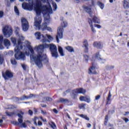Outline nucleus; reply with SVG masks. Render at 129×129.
<instances>
[{
  "mask_svg": "<svg viewBox=\"0 0 129 129\" xmlns=\"http://www.w3.org/2000/svg\"><path fill=\"white\" fill-rule=\"evenodd\" d=\"M24 1H28L29 3H23V9L30 11L34 10L38 16H40L41 13H42L45 17H49L53 14V10L54 11H57V7L56 3L52 2V4H50V2H52V0H19V2H24ZM15 1L16 0H10L11 3ZM41 1L42 3H47V6L42 7ZM52 6L53 9H52Z\"/></svg>",
  "mask_w": 129,
  "mask_h": 129,
  "instance_id": "f257e3e1",
  "label": "nucleus"
},
{
  "mask_svg": "<svg viewBox=\"0 0 129 129\" xmlns=\"http://www.w3.org/2000/svg\"><path fill=\"white\" fill-rule=\"evenodd\" d=\"M46 48H50V44H48L44 43L40 44L37 46H35L34 49L36 50L37 54L35 55H30V60L34 61L36 66L38 68H42L43 67V61H45V63H48V59L46 55L44 54V49Z\"/></svg>",
  "mask_w": 129,
  "mask_h": 129,
  "instance_id": "f03ea898",
  "label": "nucleus"
},
{
  "mask_svg": "<svg viewBox=\"0 0 129 129\" xmlns=\"http://www.w3.org/2000/svg\"><path fill=\"white\" fill-rule=\"evenodd\" d=\"M21 49H23V45H22V43L19 41L18 46H16L14 49L15 52V57L16 60H25L26 59L25 54L20 51Z\"/></svg>",
  "mask_w": 129,
  "mask_h": 129,
  "instance_id": "7ed1b4c3",
  "label": "nucleus"
},
{
  "mask_svg": "<svg viewBox=\"0 0 129 129\" xmlns=\"http://www.w3.org/2000/svg\"><path fill=\"white\" fill-rule=\"evenodd\" d=\"M44 20L45 23H43L41 25L40 24V25L37 27V28L35 29V30H38V31H40V30H42V32H44V31L47 30L49 32H52V28L51 27H49L47 26V23H50V21H51V18H50V17H44Z\"/></svg>",
  "mask_w": 129,
  "mask_h": 129,
  "instance_id": "20e7f679",
  "label": "nucleus"
},
{
  "mask_svg": "<svg viewBox=\"0 0 129 129\" xmlns=\"http://www.w3.org/2000/svg\"><path fill=\"white\" fill-rule=\"evenodd\" d=\"M23 114H24V112L22 111H21L20 113H18V116L19 117V118H18V122L12 121L11 123H12V124H14V125H18L20 127H27L26 123H23Z\"/></svg>",
  "mask_w": 129,
  "mask_h": 129,
  "instance_id": "39448f33",
  "label": "nucleus"
},
{
  "mask_svg": "<svg viewBox=\"0 0 129 129\" xmlns=\"http://www.w3.org/2000/svg\"><path fill=\"white\" fill-rule=\"evenodd\" d=\"M2 31L5 37L6 38L11 37L13 34V30H12V28L9 27L8 25H6L3 28Z\"/></svg>",
  "mask_w": 129,
  "mask_h": 129,
  "instance_id": "423d86ee",
  "label": "nucleus"
},
{
  "mask_svg": "<svg viewBox=\"0 0 129 129\" xmlns=\"http://www.w3.org/2000/svg\"><path fill=\"white\" fill-rule=\"evenodd\" d=\"M93 22H94L95 24H100V21H99V19H98L97 17H94L92 19H88V23L91 28L92 32H93V33H95L96 31H95V29H94V27H93V24H92Z\"/></svg>",
  "mask_w": 129,
  "mask_h": 129,
  "instance_id": "0eeeda50",
  "label": "nucleus"
},
{
  "mask_svg": "<svg viewBox=\"0 0 129 129\" xmlns=\"http://www.w3.org/2000/svg\"><path fill=\"white\" fill-rule=\"evenodd\" d=\"M85 92H86V90L83 88H78L73 91L72 96L73 98H76L78 93H80V94H85Z\"/></svg>",
  "mask_w": 129,
  "mask_h": 129,
  "instance_id": "6e6552de",
  "label": "nucleus"
},
{
  "mask_svg": "<svg viewBox=\"0 0 129 129\" xmlns=\"http://www.w3.org/2000/svg\"><path fill=\"white\" fill-rule=\"evenodd\" d=\"M49 49L51 52L52 57H55V58L58 57V52H57V46L55 44L52 43L50 44Z\"/></svg>",
  "mask_w": 129,
  "mask_h": 129,
  "instance_id": "1a4fd4ad",
  "label": "nucleus"
},
{
  "mask_svg": "<svg viewBox=\"0 0 129 129\" xmlns=\"http://www.w3.org/2000/svg\"><path fill=\"white\" fill-rule=\"evenodd\" d=\"M20 28L19 27H17L16 29V31L15 33L16 34V36H17V37H18L19 40H18V44H19V42H20V43H21L22 46V48H23V46L24 45V43H22V42H21V41H23L24 40V37H23V35H22V34L20 33ZM16 45V47L19 46V45ZM24 46H25V45H24Z\"/></svg>",
  "mask_w": 129,
  "mask_h": 129,
  "instance_id": "9d476101",
  "label": "nucleus"
},
{
  "mask_svg": "<svg viewBox=\"0 0 129 129\" xmlns=\"http://www.w3.org/2000/svg\"><path fill=\"white\" fill-rule=\"evenodd\" d=\"M64 32V29L62 27H58L57 29V32L56 36V40L57 43H59V39H62L63 38V32Z\"/></svg>",
  "mask_w": 129,
  "mask_h": 129,
  "instance_id": "9b49d317",
  "label": "nucleus"
},
{
  "mask_svg": "<svg viewBox=\"0 0 129 129\" xmlns=\"http://www.w3.org/2000/svg\"><path fill=\"white\" fill-rule=\"evenodd\" d=\"M34 36L37 40H41V38H42L41 39V42L42 43H45L47 41V38L44 36V35L41 34V32H37L34 34Z\"/></svg>",
  "mask_w": 129,
  "mask_h": 129,
  "instance_id": "f8f14e48",
  "label": "nucleus"
},
{
  "mask_svg": "<svg viewBox=\"0 0 129 129\" xmlns=\"http://www.w3.org/2000/svg\"><path fill=\"white\" fill-rule=\"evenodd\" d=\"M2 75L5 80H8L10 78H13V73L9 70L6 71L5 72H3Z\"/></svg>",
  "mask_w": 129,
  "mask_h": 129,
  "instance_id": "ddd939ff",
  "label": "nucleus"
},
{
  "mask_svg": "<svg viewBox=\"0 0 129 129\" xmlns=\"http://www.w3.org/2000/svg\"><path fill=\"white\" fill-rule=\"evenodd\" d=\"M41 23L42 18L40 17H36L34 18V26L35 27V29L39 27Z\"/></svg>",
  "mask_w": 129,
  "mask_h": 129,
  "instance_id": "4468645a",
  "label": "nucleus"
},
{
  "mask_svg": "<svg viewBox=\"0 0 129 129\" xmlns=\"http://www.w3.org/2000/svg\"><path fill=\"white\" fill-rule=\"evenodd\" d=\"M24 44H25V46L27 47L31 52V55H35L34 54V49H33V47H32V46H31V42H29L28 41H26L24 42Z\"/></svg>",
  "mask_w": 129,
  "mask_h": 129,
  "instance_id": "2eb2a0df",
  "label": "nucleus"
},
{
  "mask_svg": "<svg viewBox=\"0 0 129 129\" xmlns=\"http://www.w3.org/2000/svg\"><path fill=\"white\" fill-rule=\"evenodd\" d=\"M33 97H36V95H35L33 94H31L29 96L24 95L21 97H20V100H21L22 101H23L25 99H30L31 98H33Z\"/></svg>",
  "mask_w": 129,
  "mask_h": 129,
  "instance_id": "dca6fc26",
  "label": "nucleus"
},
{
  "mask_svg": "<svg viewBox=\"0 0 129 129\" xmlns=\"http://www.w3.org/2000/svg\"><path fill=\"white\" fill-rule=\"evenodd\" d=\"M89 74H96V67L94 66H92L89 69Z\"/></svg>",
  "mask_w": 129,
  "mask_h": 129,
  "instance_id": "f3484780",
  "label": "nucleus"
},
{
  "mask_svg": "<svg viewBox=\"0 0 129 129\" xmlns=\"http://www.w3.org/2000/svg\"><path fill=\"white\" fill-rule=\"evenodd\" d=\"M33 121L35 125H42V122L39 120V118L37 117H35L33 119Z\"/></svg>",
  "mask_w": 129,
  "mask_h": 129,
  "instance_id": "a211bd4d",
  "label": "nucleus"
},
{
  "mask_svg": "<svg viewBox=\"0 0 129 129\" xmlns=\"http://www.w3.org/2000/svg\"><path fill=\"white\" fill-rule=\"evenodd\" d=\"M80 100H81V101H86L89 103V102H90V98L88 96H81L80 97Z\"/></svg>",
  "mask_w": 129,
  "mask_h": 129,
  "instance_id": "6ab92c4d",
  "label": "nucleus"
},
{
  "mask_svg": "<svg viewBox=\"0 0 129 129\" xmlns=\"http://www.w3.org/2000/svg\"><path fill=\"white\" fill-rule=\"evenodd\" d=\"M95 58L96 59H97V60H100L101 63H104V62H105V59H103L101 58V57H100V54H99V52H97L96 53Z\"/></svg>",
  "mask_w": 129,
  "mask_h": 129,
  "instance_id": "aec40b11",
  "label": "nucleus"
},
{
  "mask_svg": "<svg viewBox=\"0 0 129 129\" xmlns=\"http://www.w3.org/2000/svg\"><path fill=\"white\" fill-rule=\"evenodd\" d=\"M123 8L125 10H128L129 8V0H124Z\"/></svg>",
  "mask_w": 129,
  "mask_h": 129,
  "instance_id": "412c9836",
  "label": "nucleus"
},
{
  "mask_svg": "<svg viewBox=\"0 0 129 129\" xmlns=\"http://www.w3.org/2000/svg\"><path fill=\"white\" fill-rule=\"evenodd\" d=\"M94 47L98 49H101L102 48V44L100 42H95L93 44Z\"/></svg>",
  "mask_w": 129,
  "mask_h": 129,
  "instance_id": "4be33fe9",
  "label": "nucleus"
},
{
  "mask_svg": "<svg viewBox=\"0 0 129 129\" xmlns=\"http://www.w3.org/2000/svg\"><path fill=\"white\" fill-rule=\"evenodd\" d=\"M83 47L85 52H88V42H87V40H84L83 42Z\"/></svg>",
  "mask_w": 129,
  "mask_h": 129,
  "instance_id": "5701e85b",
  "label": "nucleus"
},
{
  "mask_svg": "<svg viewBox=\"0 0 129 129\" xmlns=\"http://www.w3.org/2000/svg\"><path fill=\"white\" fill-rule=\"evenodd\" d=\"M22 30L24 32H27L29 30V28L30 27V25L29 24H23L22 25Z\"/></svg>",
  "mask_w": 129,
  "mask_h": 129,
  "instance_id": "b1692460",
  "label": "nucleus"
},
{
  "mask_svg": "<svg viewBox=\"0 0 129 129\" xmlns=\"http://www.w3.org/2000/svg\"><path fill=\"white\" fill-rule=\"evenodd\" d=\"M61 20H62V22L61 24V27H59V28H62V29L63 28H66V27L68 26V23L66 22V21L63 20V18H62Z\"/></svg>",
  "mask_w": 129,
  "mask_h": 129,
  "instance_id": "393cba45",
  "label": "nucleus"
},
{
  "mask_svg": "<svg viewBox=\"0 0 129 129\" xmlns=\"http://www.w3.org/2000/svg\"><path fill=\"white\" fill-rule=\"evenodd\" d=\"M57 102H61V103H69V100L64 99L63 98H60L58 101Z\"/></svg>",
  "mask_w": 129,
  "mask_h": 129,
  "instance_id": "a878e982",
  "label": "nucleus"
},
{
  "mask_svg": "<svg viewBox=\"0 0 129 129\" xmlns=\"http://www.w3.org/2000/svg\"><path fill=\"white\" fill-rule=\"evenodd\" d=\"M21 24L22 25H29V22L28 20L25 18V17H22L21 18Z\"/></svg>",
  "mask_w": 129,
  "mask_h": 129,
  "instance_id": "bb28decb",
  "label": "nucleus"
},
{
  "mask_svg": "<svg viewBox=\"0 0 129 129\" xmlns=\"http://www.w3.org/2000/svg\"><path fill=\"white\" fill-rule=\"evenodd\" d=\"M58 51L60 56H65V54L64 53L63 48H62V47L58 46Z\"/></svg>",
  "mask_w": 129,
  "mask_h": 129,
  "instance_id": "cd10ccee",
  "label": "nucleus"
},
{
  "mask_svg": "<svg viewBox=\"0 0 129 129\" xmlns=\"http://www.w3.org/2000/svg\"><path fill=\"white\" fill-rule=\"evenodd\" d=\"M3 41H4V36L3 35L0 36V50L4 49V45H3Z\"/></svg>",
  "mask_w": 129,
  "mask_h": 129,
  "instance_id": "c85d7f7f",
  "label": "nucleus"
},
{
  "mask_svg": "<svg viewBox=\"0 0 129 129\" xmlns=\"http://www.w3.org/2000/svg\"><path fill=\"white\" fill-rule=\"evenodd\" d=\"M65 49L69 51V52H71V53H72L73 52H75L74 51V48H73V47L70 46H68L65 47Z\"/></svg>",
  "mask_w": 129,
  "mask_h": 129,
  "instance_id": "c756f323",
  "label": "nucleus"
},
{
  "mask_svg": "<svg viewBox=\"0 0 129 129\" xmlns=\"http://www.w3.org/2000/svg\"><path fill=\"white\" fill-rule=\"evenodd\" d=\"M4 46L6 47H9L11 46V42L8 39H5L4 41Z\"/></svg>",
  "mask_w": 129,
  "mask_h": 129,
  "instance_id": "7c9ffc66",
  "label": "nucleus"
},
{
  "mask_svg": "<svg viewBox=\"0 0 129 129\" xmlns=\"http://www.w3.org/2000/svg\"><path fill=\"white\" fill-rule=\"evenodd\" d=\"M45 36L46 38H47V39H46L47 41L46 42H48V41H53V40H54V38L48 34H46Z\"/></svg>",
  "mask_w": 129,
  "mask_h": 129,
  "instance_id": "2f4dec72",
  "label": "nucleus"
},
{
  "mask_svg": "<svg viewBox=\"0 0 129 129\" xmlns=\"http://www.w3.org/2000/svg\"><path fill=\"white\" fill-rule=\"evenodd\" d=\"M98 6L101 9V10H103L104 8V4L101 3V2H98Z\"/></svg>",
  "mask_w": 129,
  "mask_h": 129,
  "instance_id": "473e14b6",
  "label": "nucleus"
},
{
  "mask_svg": "<svg viewBox=\"0 0 129 129\" xmlns=\"http://www.w3.org/2000/svg\"><path fill=\"white\" fill-rule=\"evenodd\" d=\"M6 113L8 116H14V115H16V113L15 112H6Z\"/></svg>",
  "mask_w": 129,
  "mask_h": 129,
  "instance_id": "72a5a7b5",
  "label": "nucleus"
},
{
  "mask_svg": "<svg viewBox=\"0 0 129 129\" xmlns=\"http://www.w3.org/2000/svg\"><path fill=\"white\" fill-rule=\"evenodd\" d=\"M80 116H81V117H82L83 118H85V119H86V120H89V117H88L86 115L80 114Z\"/></svg>",
  "mask_w": 129,
  "mask_h": 129,
  "instance_id": "f704fd0d",
  "label": "nucleus"
},
{
  "mask_svg": "<svg viewBox=\"0 0 129 129\" xmlns=\"http://www.w3.org/2000/svg\"><path fill=\"white\" fill-rule=\"evenodd\" d=\"M11 41L12 43H14V45H16V46L17 45H18V44H17V39H16V38L15 37L11 38Z\"/></svg>",
  "mask_w": 129,
  "mask_h": 129,
  "instance_id": "c9c22d12",
  "label": "nucleus"
},
{
  "mask_svg": "<svg viewBox=\"0 0 129 129\" xmlns=\"http://www.w3.org/2000/svg\"><path fill=\"white\" fill-rule=\"evenodd\" d=\"M11 63L12 64V65H16L17 61H16V59H11Z\"/></svg>",
  "mask_w": 129,
  "mask_h": 129,
  "instance_id": "e433bc0d",
  "label": "nucleus"
},
{
  "mask_svg": "<svg viewBox=\"0 0 129 129\" xmlns=\"http://www.w3.org/2000/svg\"><path fill=\"white\" fill-rule=\"evenodd\" d=\"M79 108H81V109H84L85 107V104H81L79 105Z\"/></svg>",
  "mask_w": 129,
  "mask_h": 129,
  "instance_id": "4c0bfd02",
  "label": "nucleus"
},
{
  "mask_svg": "<svg viewBox=\"0 0 129 129\" xmlns=\"http://www.w3.org/2000/svg\"><path fill=\"white\" fill-rule=\"evenodd\" d=\"M51 127H52L53 129H56V125H55V123L53 122H51V124H50Z\"/></svg>",
  "mask_w": 129,
  "mask_h": 129,
  "instance_id": "58836bf2",
  "label": "nucleus"
},
{
  "mask_svg": "<svg viewBox=\"0 0 129 129\" xmlns=\"http://www.w3.org/2000/svg\"><path fill=\"white\" fill-rule=\"evenodd\" d=\"M86 11L87 13H89V14H90V13L91 12V9L89 8V7H86Z\"/></svg>",
  "mask_w": 129,
  "mask_h": 129,
  "instance_id": "ea45409f",
  "label": "nucleus"
},
{
  "mask_svg": "<svg viewBox=\"0 0 129 129\" xmlns=\"http://www.w3.org/2000/svg\"><path fill=\"white\" fill-rule=\"evenodd\" d=\"M15 12L16 13V14H17V15L18 16H19V10H18V8H17V7H15Z\"/></svg>",
  "mask_w": 129,
  "mask_h": 129,
  "instance_id": "a19ab883",
  "label": "nucleus"
},
{
  "mask_svg": "<svg viewBox=\"0 0 129 129\" xmlns=\"http://www.w3.org/2000/svg\"><path fill=\"white\" fill-rule=\"evenodd\" d=\"M44 99H45L46 101H52V98L51 97H47L46 98H44Z\"/></svg>",
  "mask_w": 129,
  "mask_h": 129,
  "instance_id": "79ce46f5",
  "label": "nucleus"
},
{
  "mask_svg": "<svg viewBox=\"0 0 129 129\" xmlns=\"http://www.w3.org/2000/svg\"><path fill=\"white\" fill-rule=\"evenodd\" d=\"M84 57L85 60H86V61H88V59H89L88 55H84Z\"/></svg>",
  "mask_w": 129,
  "mask_h": 129,
  "instance_id": "37998d69",
  "label": "nucleus"
},
{
  "mask_svg": "<svg viewBox=\"0 0 129 129\" xmlns=\"http://www.w3.org/2000/svg\"><path fill=\"white\" fill-rule=\"evenodd\" d=\"M8 54L9 56H13V55H14V52L11 50L8 52Z\"/></svg>",
  "mask_w": 129,
  "mask_h": 129,
  "instance_id": "c03bdc74",
  "label": "nucleus"
},
{
  "mask_svg": "<svg viewBox=\"0 0 129 129\" xmlns=\"http://www.w3.org/2000/svg\"><path fill=\"white\" fill-rule=\"evenodd\" d=\"M108 116L107 115L105 116V125H106V124L107 123V120H108Z\"/></svg>",
  "mask_w": 129,
  "mask_h": 129,
  "instance_id": "a18cd8bd",
  "label": "nucleus"
},
{
  "mask_svg": "<svg viewBox=\"0 0 129 129\" xmlns=\"http://www.w3.org/2000/svg\"><path fill=\"white\" fill-rule=\"evenodd\" d=\"M95 100H99V99H100V95H98L97 96H95Z\"/></svg>",
  "mask_w": 129,
  "mask_h": 129,
  "instance_id": "49530a36",
  "label": "nucleus"
},
{
  "mask_svg": "<svg viewBox=\"0 0 129 129\" xmlns=\"http://www.w3.org/2000/svg\"><path fill=\"white\" fill-rule=\"evenodd\" d=\"M110 97H111V95H110V92H109V93L107 98L108 101H110Z\"/></svg>",
  "mask_w": 129,
  "mask_h": 129,
  "instance_id": "de8ad7c7",
  "label": "nucleus"
},
{
  "mask_svg": "<svg viewBox=\"0 0 129 129\" xmlns=\"http://www.w3.org/2000/svg\"><path fill=\"white\" fill-rule=\"evenodd\" d=\"M41 113H42V114H43V115H46V114H47L46 111H43V110H41Z\"/></svg>",
  "mask_w": 129,
  "mask_h": 129,
  "instance_id": "09e8293b",
  "label": "nucleus"
},
{
  "mask_svg": "<svg viewBox=\"0 0 129 129\" xmlns=\"http://www.w3.org/2000/svg\"><path fill=\"white\" fill-rule=\"evenodd\" d=\"M95 27H96V28H98V29H100V28H101V26L98 24H95Z\"/></svg>",
  "mask_w": 129,
  "mask_h": 129,
  "instance_id": "8fccbe9b",
  "label": "nucleus"
},
{
  "mask_svg": "<svg viewBox=\"0 0 129 129\" xmlns=\"http://www.w3.org/2000/svg\"><path fill=\"white\" fill-rule=\"evenodd\" d=\"M53 112H54V113H55L56 114H57L58 113V110H57V109H53Z\"/></svg>",
  "mask_w": 129,
  "mask_h": 129,
  "instance_id": "3c124183",
  "label": "nucleus"
},
{
  "mask_svg": "<svg viewBox=\"0 0 129 129\" xmlns=\"http://www.w3.org/2000/svg\"><path fill=\"white\" fill-rule=\"evenodd\" d=\"M123 120H124V121L125 122H128V121H129L128 119H127L126 118H123Z\"/></svg>",
  "mask_w": 129,
  "mask_h": 129,
  "instance_id": "603ef678",
  "label": "nucleus"
},
{
  "mask_svg": "<svg viewBox=\"0 0 129 129\" xmlns=\"http://www.w3.org/2000/svg\"><path fill=\"white\" fill-rule=\"evenodd\" d=\"M4 16V12L3 11H0V17H3Z\"/></svg>",
  "mask_w": 129,
  "mask_h": 129,
  "instance_id": "864d4df0",
  "label": "nucleus"
},
{
  "mask_svg": "<svg viewBox=\"0 0 129 129\" xmlns=\"http://www.w3.org/2000/svg\"><path fill=\"white\" fill-rule=\"evenodd\" d=\"M40 119H41V120H42V121H43L44 122H46L47 121L46 120V119H44L42 117H40Z\"/></svg>",
  "mask_w": 129,
  "mask_h": 129,
  "instance_id": "5fc2aeb1",
  "label": "nucleus"
},
{
  "mask_svg": "<svg viewBox=\"0 0 129 129\" xmlns=\"http://www.w3.org/2000/svg\"><path fill=\"white\" fill-rule=\"evenodd\" d=\"M29 114L30 115H32L33 114V111L31 110H29Z\"/></svg>",
  "mask_w": 129,
  "mask_h": 129,
  "instance_id": "6e6d98bb",
  "label": "nucleus"
},
{
  "mask_svg": "<svg viewBox=\"0 0 129 129\" xmlns=\"http://www.w3.org/2000/svg\"><path fill=\"white\" fill-rule=\"evenodd\" d=\"M14 107H15V106L11 105L10 107L7 108V109H10V108H14Z\"/></svg>",
  "mask_w": 129,
  "mask_h": 129,
  "instance_id": "4d7b16f0",
  "label": "nucleus"
},
{
  "mask_svg": "<svg viewBox=\"0 0 129 129\" xmlns=\"http://www.w3.org/2000/svg\"><path fill=\"white\" fill-rule=\"evenodd\" d=\"M22 67L23 68L24 70H26V66H25L24 64H22Z\"/></svg>",
  "mask_w": 129,
  "mask_h": 129,
  "instance_id": "13d9d810",
  "label": "nucleus"
},
{
  "mask_svg": "<svg viewBox=\"0 0 129 129\" xmlns=\"http://www.w3.org/2000/svg\"><path fill=\"white\" fill-rule=\"evenodd\" d=\"M91 3H92V6H93L94 7V6H95V5H94V1L91 0Z\"/></svg>",
  "mask_w": 129,
  "mask_h": 129,
  "instance_id": "bf43d9fd",
  "label": "nucleus"
},
{
  "mask_svg": "<svg viewBox=\"0 0 129 129\" xmlns=\"http://www.w3.org/2000/svg\"><path fill=\"white\" fill-rule=\"evenodd\" d=\"M91 124H90V123H88L87 124V127H91Z\"/></svg>",
  "mask_w": 129,
  "mask_h": 129,
  "instance_id": "052dcab7",
  "label": "nucleus"
},
{
  "mask_svg": "<svg viewBox=\"0 0 129 129\" xmlns=\"http://www.w3.org/2000/svg\"><path fill=\"white\" fill-rule=\"evenodd\" d=\"M67 115L68 118H70V119L71 118V117H70V115H69V114L67 113Z\"/></svg>",
  "mask_w": 129,
  "mask_h": 129,
  "instance_id": "680f3d73",
  "label": "nucleus"
},
{
  "mask_svg": "<svg viewBox=\"0 0 129 129\" xmlns=\"http://www.w3.org/2000/svg\"><path fill=\"white\" fill-rule=\"evenodd\" d=\"M42 107H46L47 106L46 105H41Z\"/></svg>",
  "mask_w": 129,
  "mask_h": 129,
  "instance_id": "e2e57ef3",
  "label": "nucleus"
},
{
  "mask_svg": "<svg viewBox=\"0 0 129 129\" xmlns=\"http://www.w3.org/2000/svg\"><path fill=\"white\" fill-rule=\"evenodd\" d=\"M109 2L111 4H112V3H113V0H109Z\"/></svg>",
  "mask_w": 129,
  "mask_h": 129,
  "instance_id": "0e129e2a",
  "label": "nucleus"
},
{
  "mask_svg": "<svg viewBox=\"0 0 129 129\" xmlns=\"http://www.w3.org/2000/svg\"><path fill=\"white\" fill-rule=\"evenodd\" d=\"M3 119H0V123H3Z\"/></svg>",
  "mask_w": 129,
  "mask_h": 129,
  "instance_id": "69168bd1",
  "label": "nucleus"
},
{
  "mask_svg": "<svg viewBox=\"0 0 129 129\" xmlns=\"http://www.w3.org/2000/svg\"><path fill=\"white\" fill-rule=\"evenodd\" d=\"M26 55H27V56H29V55H30V54H29V53H27V52H26Z\"/></svg>",
  "mask_w": 129,
  "mask_h": 129,
  "instance_id": "338daca9",
  "label": "nucleus"
},
{
  "mask_svg": "<svg viewBox=\"0 0 129 129\" xmlns=\"http://www.w3.org/2000/svg\"><path fill=\"white\" fill-rule=\"evenodd\" d=\"M55 1H56L57 3H59V2H60V0H55Z\"/></svg>",
  "mask_w": 129,
  "mask_h": 129,
  "instance_id": "774afa93",
  "label": "nucleus"
}]
</instances>
